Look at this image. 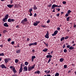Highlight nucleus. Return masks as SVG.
I'll use <instances>...</instances> for the list:
<instances>
[{"label":"nucleus","instance_id":"f257e3e1","mask_svg":"<svg viewBox=\"0 0 76 76\" xmlns=\"http://www.w3.org/2000/svg\"><path fill=\"white\" fill-rule=\"evenodd\" d=\"M48 55H47L46 57L47 58H50L49 59V60L48 61V64L51 61V58H52V56L50 55V53H48Z\"/></svg>","mask_w":76,"mask_h":76},{"label":"nucleus","instance_id":"f03ea898","mask_svg":"<svg viewBox=\"0 0 76 76\" xmlns=\"http://www.w3.org/2000/svg\"><path fill=\"white\" fill-rule=\"evenodd\" d=\"M9 15L7 14L5 16V18L2 19V20L4 22H7V20H6L8 18Z\"/></svg>","mask_w":76,"mask_h":76},{"label":"nucleus","instance_id":"7ed1b4c3","mask_svg":"<svg viewBox=\"0 0 76 76\" xmlns=\"http://www.w3.org/2000/svg\"><path fill=\"white\" fill-rule=\"evenodd\" d=\"M11 60V59L9 58H6L4 60V61L5 64H7Z\"/></svg>","mask_w":76,"mask_h":76},{"label":"nucleus","instance_id":"20e7f679","mask_svg":"<svg viewBox=\"0 0 76 76\" xmlns=\"http://www.w3.org/2000/svg\"><path fill=\"white\" fill-rule=\"evenodd\" d=\"M28 21V20L26 18H25L23 20H22L21 22L20 23H22L23 24H25V22Z\"/></svg>","mask_w":76,"mask_h":76},{"label":"nucleus","instance_id":"39448f33","mask_svg":"<svg viewBox=\"0 0 76 76\" xmlns=\"http://www.w3.org/2000/svg\"><path fill=\"white\" fill-rule=\"evenodd\" d=\"M23 64H21L20 65V68L19 70V71L20 72H22L23 70Z\"/></svg>","mask_w":76,"mask_h":76},{"label":"nucleus","instance_id":"423d86ee","mask_svg":"<svg viewBox=\"0 0 76 76\" xmlns=\"http://www.w3.org/2000/svg\"><path fill=\"white\" fill-rule=\"evenodd\" d=\"M40 21H36V22L34 23L33 25L34 26H36L38 25V24L40 23Z\"/></svg>","mask_w":76,"mask_h":76},{"label":"nucleus","instance_id":"0eeeda50","mask_svg":"<svg viewBox=\"0 0 76 76\" xmlns=\"http://www.w3.org/2000/svg\"><path fill=\"white\" fill-rule=\"evenodd\" d=\"M0 67L2 69H7V67L4 64H2L0 66Z\"/></svg>","mask_w":76,"mask_h":76},{"label":"nucleus","instance_id":"6e6552de","mask_svg":"<svg viewBox=\"0 0 76 76\" xmlns=\"http://www.w3.org/2000/svg\"><path fill=\"white\" fill-rule=\"evenodd\" d=\"M15 20L13 19H11V18H9L7 20L8 22H13L15 21Z\"/></svg>","mask_w":76,"mask_h":76},{"label":"nucleus","instance_id":"1a4fd4ad","mask_svg":"<svg viewBox=\"0 0 76 76\" xmlns=\"http://www.w3.org/2000/svg\"><path fill=\"white\" fill-rule=\"evenodd\" d=\"M23 69L24 70H23V72L26 71L27 72L28 71V67L27 66H25L23 68Z\"/></svg>","mask_w":76,"mask_h":76},{"label":"nucleus","instance_id":"9d476101","mask_svg":"<svg viewBox=\"0 0 76 76\" xmlns=\"http://www.w3.org/2000/svg\"><path fill=\"white\" fill-rule=\"evenodd\" d=\"M45 38L48 39L49 38V31H47V34L45 36Z\"/></svg>","mask_w":76,"mask_h":76},{"label":"nucleus","instance_id":"9b49d317","mask_svg":"<svg viewBox=\"0 0 76 76\" xmlns=\"http://www.w3.org/2000/svg\"><path fill=\"white\" fill-rule=\"evenodd\" d=\"M58 5H56V4L53 5L51 8V9H55V7H57Z\"/></svg>","mask_w":76,"mask_h":76},{"label":"nucleus","instance_id":"f8f14e48","mask_svg":"<svg viewBox=\"0 0 76 76\" xmlns=\"http://www.w3.org/2000/svg\"><path fill=\"white\" fill-rule=\"evenodd\" d=\"M28 71H31L33 69L32 68V66H28Z\"/></svg>","mask_w":76,"mask_h":76},{"label":"nucleus","instance_id":"ddd939ff","mask_svg":"<svg viewBox=\"0 0 76 76\" xmlns=\"http://www.w3.org/2000/svg\"><path fill=\"white\" fill-rule=\"evenodd\" d=\"M58 32V31L57 30L55 31L53 34H52L53 36H54L56 35L57 34Z\"/></svg>","mask_w":76,"mask_h":76},{"label":"nucleus","instance_id":"4468645a","mask_svg":"<svg viewBox=\"0 0 76 76\" xmlns=\"http://www.w3.org/2000/svg\"><path fill=\"white\" fill-rule=\"evenodd\" d=\"M12 71L14 74L16 73L17 72L16 70L15 69V67L12 68Z\"/></svg>","mask_w":76,"mask_h":76},{"label":"nucleus","instance_id":"2eb2a0df","mask_svg":"<svg viewBox=\"0 0 76 76\" xmlns=\"http://www.w3.org/2000/svg\"><path fill=\"white\" fill-rule=\"evenodd\" d=\"M14 5H10V4H7V6L9 7V8H11L12 7H14Z\"/></svg>","mask_w":76,"mask_h":76},{"label":"nucleus","instance_id":"dca6fc26","mask_svg":"<svg viewBox=\"0 0 76 76\" xmlns=\"http://www.w3.org/2000/svg\"><path fill=\"white\" fill-rule=\"evenodd\" d=\"M40 71H36L34 73L35 74H40Z\"/></svg>","mask_w":76,"mask_h":76},{"label":"nucleus","instance_id":"f3484780","mask_svg":"<svg viewBox=\"0 0 76 76\" xmlns=\"http://www.w3.org/2000/svg\"><path fill=\"white\" fill-rule=\"evenodd\" d=\"M37 7L36 5H34V6L33 8V9L34 10H36L37 9Z\"/></svg>","mask_w":76,"mask_h":76},{"label":"nucleus","instance_id":"a211bd4d","mask_svg":"<svg viewBox=\"0 0 76 76\" xmlns=\"http://www.w3.org/2000/svg\"><path fill=\"white\" fill-rule=\"evenodd\" d=\"M4 26L6 27H8L9 26L7 24V23H5L4 24Z\"/></svg>","mask_w":76,"mask_h":76},{"label":"nucleus","instance_id":"6ab92c4d","mask_svg":"<svg viewBox=\"0 0 76 76\" xmlns=\"http://www.w3.org/2000/svg\"><path fill=\"white\" fill-rule=\"evenodd\" d=\"M21 51V50H16V53H17V54H19V53H20V52Z\"/></svg>","mask_w":76,"mask_h":76},{"label":"nucleus","instance_id":"aec40b11","mask_svg":"<svg viewBox=\"0 0 76 76\" xmlns=\"http://www.w3.org/2000/svg\"><path fill=\"white\" fill-rule=\"evenodd\" d=\"M64 60V59L63 58H61L60 59V62H63Z\"/></svg>","mask_w":76,"mask_h":76},{"label":"nucleus","instance_id":"412c9836","mask_svg":"<svg viewBox=\"0 0 76 76\" xmlns=\"http://www.w3.org/2000/svg\"><path fill=\"white\" fill-rule=\"evenodd\" d=\"M48 50V49H47V48H46L45 49L43 50L42 51H44V52H47Z\"/></svg>","mask_w":76,"mask_h":76},{"label":"nucleus","instance_id":"4be33fe9","mask_svg":"<svg viewBox=\"0 0 76 76\" xmlns=\"http://www.w3.org/2000/svg\"><path fill=\"white\" fill-rule=\"evenodd\" d=\"M69 50H73V49H75V48L71 46L69 48Z\"/></svg>","mask_w":76,"mask_h":76},{"label":"nucleus","instance_id":"5701e85b","mask_svg":"<svg viewBox=\"0 0 76 76\" xmlns=\"http://www.w3.org/2000/svg\"><path fill=\"white\" fill-rule=\"evenodd\" d=\"M65 39V37H63L61 39V41H63Z\"/></svg>","mask_w":76,"mask_h":76},{"label":"nucleus","instance_id":"b1692460","mask_svg":"<svg viewBox=\"0 0 76 76\" xmlns=\"http://www.w3.org/2000/svg\"><path fill=\"white\" fill-rule=\"evenodd\" d=\"M28 64V63L27 61H26L25 63V65L26 66H27Z\"/></svg>","mask_w":76,"mask_h":76},{"label":"nucleus","instance_id":"393cba45","mask_svg":"<svg viewBox=\"0 0 76 76\" xmlns=\"http://www.w3.org/2000/svg\"><path fill=\"white\" fill-rule=\"evenodd\" d=\"M15 68V67L14 66H10V69H13V68Z\"/></svg>","mask_w":76,"mask_h":76},{"label":"nucleus","instance_id":"a878e982","mask_svg":"<svg viewBox=\"0 0 76 76\" xmlns=\"http://www.w3.org/2000/svg\"><path fill=\"white\" fill-rule=\"evenodd\" d=\"M29 10V12H31L33 11V8H31V9H30Z\"/></svg>","mask_w":76,"mask_h":76},{"label":"nucleus","instance_id":"bb28decb","mask_svg":"<svg viewBox=\"0 0 76 76\" xmlns=\"http://www.w3.org/2000/svg\"><path fill=\"white\" fill-rule=\"evenodd\" d=\"M36 66V64H34L31 66V67L33 69H34Z\"/></svg>","mask_w":76,"mask_h":76},{"label":"nucleus","instance_id":"cd10ccee","mask_svg":"<svg viewBox=\"0 0 76 76\" xmlns=\"http://www.w3.org/2000/svg\"><path fill=\"white\" fill-rule=\"evenodd\" d=\"M6 32L7 33L8 31H6V30H4V31H3V33L5 34Z\"/></svg>","mask_w":76,"mask_h":76},{"label":"nucleus","instance_id":"c85d7f7f","mask_svg":"<svg viewBox=\"0 0 76 76\" xmlns=\"http://www.w3.org/2000/svg\"><path fill=\"white\" fill-rule=\"evenodd\" d=\"M59 74L58 73H56V74L55 75V76H59Z\"/></svg>","mask_w":76,"mask_h":76},{"label":"nucleus","instance_id":"c756f323","mask_svg":"<svg viewBox=\"0 0 76 76\" xmlns=\"http://www.w3.org/2000/svg\"><path fill=\"white\" fill-rule=\"evenodd\" d=\"M4 53H0V56H4Z\"/></svg>","mask_w":76,"mask_h":76},{"label":"nucleus","instance_id":"7c9ffc66","mask_svg":"<svg viewBox=\"0 0 76 76\" xmlns=\"http://www.w3.org/2000/svg\"><path fill=\"white\" fill-rule=\"evenodd\" d=\"M15 62L16 63H17L18 62V59H16L15 60Z\"/></svg>","mask_w":76,"mask_h":76},{"label":"nucleus","instance_id":"2f4dec72","mask_svg":"<svg viewBox=\"0 0 76 76\" xmlns=\"http://www.w3.org/2000/svg\"><path fill=\"white\" fill-rule=\"evenodd\" d=\"M33 45H36L37 44V42H35V43H33Z\"/></svg>","mask_w":76,"mask_h":76},{"label":"nucleus","instance_id":"473e14b6","mask_svg":"<svg viewBox=\"0 0 76 76\" xmlns=\"http://www.w3.org/2000/svg\"><path fill=\"white\" fill-rule=\"evenodd\" d=\"M71 11L70 10H68V11H67V13L69 14H70V12H71Z\"/></svg>","mask_w":76,"mask_h":76},{"label":"nucleus","instance_id":"72a5a7b5","mask_svg":"<svg viewBox=\"0 0 76 76\" xmlns=\"http://www.w3.org/2000/svg\"><path fill=\"white\" fill-rule=\"evenodd\" d=\"M69 19H70V17H68L67 18H66V20L67 21H69Z\"/></svg>","mask_w":76,"mask_h":76},{"label":"nucleus","instance_id":"f704fd0d","mask_svg":"<svg viewBox=\"0 0 76 76\" xmlns=\"http://www.w3.org/2000/svg\"><path fill=\"white\" fill-rule=\"evenodd\" d=\"M36 56H32V58H33V59H34V58H35Z\"/></svg>","mask_w":76,"mask_h":76},{"label":"nucleus","instance_id":"c9c22d12","mask_svg":"<svg viewBox=\"0 0 76 76\" xmlns=\"http://www.w3.org/2000/svg\"><path fill=\"white\" fill-rule=\"evenodd\" d=\"M67 65H64V68L65 69L67 67Z\"/></svg>","mask_w":76,"mask_h":76},{"label":"nucleus","instance_id":"e433bc0d","mask_svg":"<svg viewBox=\"0 0 76 76\" xmlns=\"http://www.w3.org/2000/svg\"><path fill=\"white\" fill-rule=\"evenodd\" d=\"M64 53H66L67 51V50L66 49H65L64 50Z\"/></svg>","mask_w":76,"mask_h":76},{"label":"nucleus","instance_id":"4c0bfd02","mask_svg":"<svg viewBox=\"0 0 76 76\" xmlns=\"http://www.w3.org/2000/svg\"><path fill=\"white\" fill-rule=\"evenodd\" d=\"M11 38H9L7 40V41L8 42H10V41H11Z\"/></svg>","mask_w":76,"mask_h":76},{"label":"nucleus","instance_id":"58836bf2","mask_svg":"<svg viewBox=\"0 0 76 76\" xmlns=\"http://www.w3.org/2000/svg\"><path fill=\"white\" fill-rule=\"evenodd\" d=\"M29 45L30 46V47H31V46H32V45H33V43H30L29 44Z\"/></svg>","mask_w":76,"mask_h":76},{"label":"nucleus","instance_id":"ea45409f","mask_svg":"<svg viewBox=\"0 0 76 76\" xmlns=\"http://www.w3.org/2000/svg\"><path fill=\"white\" fill-rule=\"evenodd\" d=\"M69 14L68 13H66V14L65 15V16L66 17H67L68 16H69Z\"/></svg>","mask_w":76,"mask_h":76},{"label":"nucleus","instance_id":"a19ab883","mask_svg":"<svg viewBox=\"0 0 76 76\" xmlns=\"http://www.w3.org/2000/svg\"><path fill=\"white\" fill-rule=\"evenodd\" d=\"M66 47V45L65 44H64V45L63 46V48H65Z\"/></svg>","mask_w":76,"mask_h":76},{"label":"nucleus","instance_id":"79ce46f5","mask_svg":"<svg viewBox=\"0 0 76 76\" xmlns=\"http://www.w3.org/2000/svg\"><path fill=\"white\" fill-rule=\"evenodd\" d=\"M64 38L65 39H67L69 38V37L68 36H66V37H65Z\"/></svg>","mask_w":76,"mask_h":76},{"label":"nucleus","instance_id":"37998d69","mask_svg":"<svg viewBox=\"0 0 76 76\" xmlns=\"http://www.w3.org/2000/svg\"><path fill=\"white\" fill-rule=\"evenodd\" d=\"M66 3V1H63V4H65Z\"/></svg>","mask_w":76,"mask_h":76},{"label":"nucleus","instance_id":"c03bdc74","mask_svg":"<svg viewBox=\"0 0 76 76\" xmlns=\"http://www.w3.org/2000/svg\"><path fill=\"white\" fill-rule=\"evenodd\" d=\"M60 14L59 13H58L57 15H56L57 17H59Z\"/></svg>","mask_w":76,"mask_h":76},{"label":"nucleus","instance_id":"a18cd8bd","mask_svg":"<svg viewBox=\"0 0 76 76\" xmlns=\"http://www.w3.org/2000/svg\"><path fill=\"white\" fill-rule=\"evenodd\" d=\"M50 20H47V23H50Z\"/></svg>","mask_w":76,"mask_h":76},{"label":"nucleus","instance_id":"49530a36","mask_svg":"<svg viewBox=\"0 0 76 76\" xmlns=\"http://www.w3.org/2000/svg\"><path fill=\"white\" fill-rule=\"evenodd\" d=\"M11 44H12V45H13V44H15L14 42L12 41V42H11Z\"/></svg>","mask_w":76,"mask_h":76},{"label":"nucleus","instance_id":"de8ad7c7","mask_svg":"<svg viewBox=\"0 0 76 76\" xmlns=\"http://www.w3.org/2000/svg\"><path fill=\"white\" fill-rule=\"evenodd\" d=\"M70 45H68L66 46V47L68 48H70Z\"/></svg>","mask_w":76,"mask_h":76},{"label":"nucleus","instance_id":"09e8293b","mask_svg":"<svg viewBox=\"0 0 76 76\" xmlns=\"http://www.w3.org/2000/svg\"><path fill=\"white\" fill-rule=\"evenodd\" d=\"M52 4H50L48 5V7H50L52 6Z\"/></svg>","mask_w":76,"mask_h":76},{"label":"nucleus","instance_id":"8fccbe9b","mask_svg":"<svg viewBox=\"0 0 76 76\" xmlns=\"http://www.w3.org/2000/svg\"><path fill=\"white\" fill-rule=\"evenodd\" d=\"M56 10H58V11L59 12L60 10V8L56 9Z\"/></svg>","mask_w":76,"mask_h":76},{"label":"nucleus","instance_id":"3c124183","mask_svg":"<svg viewBox=\"0 0 76 76\" xmlns=\"http://www.w3.org/2000/svg\"><path fill=\"white\" fill-rule=\"evenodd\" d=\"M41 26L42 27H43L44 28H45L46 26V25H44V26Z\"/></svg>","mask_w":76,"mask_h":76},{"label":"nucleus","instance_id":"603ef678","mask_svg":"<svg viewBox=\"0 0 76 76\" xmlns=\"http://www.w3.org/2000/svg\"><path fill=\"white\" fill-rule=\"evenodd\" d=\"M30 14L29 15L30 16H31L32 15V14L31 12H30Z\"/></svg>","mask_w":76,"mask_h":76},{"label":"nucleus","instance_id":"864d4df0","mask_svg":"<svg viewBox=\"0 0 76 76\" xmlns=\"http://www.w3.org/2000/svg\"><path fill=\"white\" fill-rule=\"evenodd\" d=\"M30 40V39L28 38H27V41H29Z\"/></svg>","mask_w":76,"mask_h":76},{"label":"nucleus","instance_id":"5fc2aeb1","mask_svg":"<svg viewBox=\"0 0 76 76\" xmlns=\"http://www.w3.org/2000/svg\"><path fill=\"white\" fill-rule=\"evenodd\" d=\"M37 16V14H36V13H34V17H36Z\"/></svg>","mask_w":76,"mask_h":76},{"label":"nucleus","instance_id":"6e6d98bb","mask_svg":"<svg viewBox=\"0 0 76 76\" xmlns=\"http://www.w3.org/2000/svg\"><path fill=\"white\" fill-rule=\"evenodd\" d=\"M13 0H12L10 1V3L11 4H12L13 3Z\"/></svg>","mask_w":76,"mask_h":76},{"label":"nucleus","instance_id":"4d7b16f0","mask_svg":"<svg viewBox=\"0 0 76 76\" xmlns=\"http://www.w3.org/2000/svg\"><path fill=\"white\" fill-rule=\"evenodd\" d=\"M17 47L18 48H18H20V46H19V44H18V45H17Z\"/></svg>","mask_w":76,"mask_h":76},{"label":"nucleus","instance_id":"13d9d810","mask_svg":"<svg viewBox=\"0 0 76 76\" xmlns=\"http://www.w3.org/2000/svg\"><path fill=\"white\" fill-rule=\"evenodd\" d=\"M35 50H34L33 49L32 50V53H34L35 52Z\"/></svg>","mask_w":76,"mask_h":76},{"label":"nucleus","instance_id":"bf43d9fd","mask_svg":"<svg viewBox=\"0 0 76 76\" xmlns=\"http://www.w3.org/2000/svg\"><path fill=\"white\" fill-rule=\"evenodd\" d=\"M46 47H48V43H47V44H46Z\"/></svg>","mask_w":76,"mask_h":76},{"label":"nucleus","instance_id":"052dcab7","mask_svg":"<svg viewBox=\"0 0 76 76\" xmlns=\"http://www.w3.org/2000/svg\"><path fill=\"white\" fill-rule=\"evenodd\" d=\"M50 72V71L49 70L48 72H47V74H49Z\"/></svg>","mask_w":76,"mask_h":76},{"label":"nucleus","instance_id":"680f3d73","mask_svg":"<svg viewBox=\"0 0 76 76\" xmlns=\"http://www.w3.org/2000/svg\"><path fill=\"white\" fill-rule=\"evenodd\" d=\"M57 30H60V27H58L57 28Z\"/></svg>","mask_w":76,"mask_h":76},{"label":"nucleus","instance_id":"e2e57ef3","mask_svg":"<svg viewBox=\"0 0 76 76\" xmlns=\"http://www.w3.org/2000/svg\"><path fill=\"white\" fill-rule=\"evenodd\" d=\"M0 47H1V48H2V47H3V45H0Z\"/></svg>","mask_w":76,"mask_h":76},{"label":"nucleus","instance_id":"0e129e2a","mask_svg":"<svg viewBox=\"0 0 76 76\" xmlns=\"http://www.w3.org/2000/svg\"><path fill=\"white\" fill-rule=\"evenodd\" d=\"M48 70H46V71L45 70V73H47V72H48Z\"/></svg>","mask_w":76,"mask_h":76},{"label":"nucleus","instance_id":"69168bd1","mask_svg":"<svg viewBox=\"0 0 76 76\" xmlns=\"http://www.w3.org/2000/svg\"><path fill=\"white\" fill-rule=\"evenodd\" d=\"M55 9H53V11H52V12H55Z\"/></svg>","mask_w":76,"mask_h":76},{"label":"nucleus","instance_id":"338daca9","mask_svg":"<svg viewBox=\"0 0 76 76\" xmlns=\"http://www.w3.org/2000/svg\"><path fill=\"white\" fill-rule=\"evenodd\" d=\"M16 28H19V25H17L16 26Z\"/></svg>","mask_w":76,"mask_h":76},{"label":"nucleus","instance_id":"774afa93","mask_svg":"<svg viewBox=\"0 0 76 76\" xmlns=\"http://www.w3.org/2000/svg\"><path fill=\"white\" fill-rule=\"evenodd\" d=\"M61 7V6H57V7Z\"/></svg>","mask_w":76,"mask_h":76}]
</instances>
